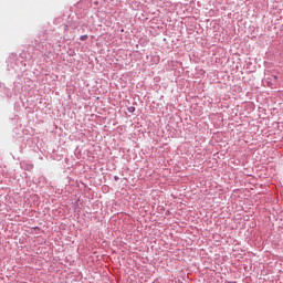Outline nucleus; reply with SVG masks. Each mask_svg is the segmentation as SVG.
<instances>
[{
  "mask_svg": "<svg viewBox=\"0 0 283 283\" xmlns=\"http://www.w3.org/2000/svg\"><path fill=\"white\" fill-rule=\"evenodd\" d=\"M80 41H87V35L80 36Z\"/></svg>",
  "mask_w": 283,
  "mask_h": 283,
  "instance_id": "obj_1",
  "label": "nucleus"
},
{
  "mask_svg": "<svg viewBox=\"0 0 283 283\" xmlns=\"http://www.w3.org/2000/svg\"><path fill=\"white\" fill-rule=\"evenodd\" d=\"M134 109H135L134 107H130V108L128 109V112H134Z\"/></svg>",
  "mask_w": 283,
  "mask_h": 283,
  "instance_id": "obj_2",
  "label": "nucleus"
}]
</instances>
